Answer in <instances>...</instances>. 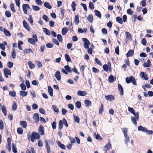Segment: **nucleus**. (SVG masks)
Returning <instances> with one entry per match:
<instances>
[{
    "instance_id": "19",
    "label": "nucleus",
    "mask_w": 153,
    "mask_h": 153,
    "mask_svg": "<svg viewBox=\"0 0 153 153\" xmlns=\"http://www.w3.org/2000/svg\"><path fill=\"white\" fill-rule=\"evenodd\" d=\"M128 110L132 114L134 115L136 114V113H135V111L133 108L128 107Z\"/></svg>"
},
{
    "instance_id": "21",
    "label": "nucleus",
    "mask_w": 153,
    "mask_h": 153,
    "mask_svg": "<svg viewBox=\"0 0 153 153\" xmlns=\"http://www.w3.org/2000/svg\"><path fill=\"white\" fill-rule=\"evenodd\" d=\"M138 129L139 131H140L143 132H146L147 129L146 128L142 126H139L138 127Z\"/></svg>"
},
{
    "instance_id": "7",
    "label": "nucleus",
    "mask_w": 153,
    "mask_h": 153,
    "mask_svg": "<svg viewBox=\"0 0 153 153\" xmlns=\"http://www.w3.org/2000/svg\"><path fill=\"white\" fill-rule=\"evenodd\" d=\"M140 76L142 78H144L146 80L149 79V77L147 74H145L143 72H141L140 74Z\"/></svg>"
},
{
    "instance_id": "12",
    "label": "nucleus",
    "mask_w": 153,
    "mask_h": 153,
    "mask_svg": "<svg viewBox=\"0 0 153 153\" xmlns=\"http://www.w3.org/2000/svg\"><path fill=\"white\" fill-rule=\"evenodd\" d=\"M115 99L114 97L112 95L106 96V99L110 101L113 100Z\"/></svg>"
},
{
    "instance_id": "27",
    "label": "nucleus",
    "mask_w": 153,
    "mask_h": 153,
    "mask_svg": "<svg viewBox=\"0 0 153 153\" xmlns=\"http://www.w3.org/2000/svg\"><path fill=\"white\" fill-rule=\"evenodd\" d=\"M28 65L29 66V67L31 69H33L34 68H35V65L32 63V62L31 61H29L28 62Z\"/></svg>"
},
{
    "instance_id": "6",
    "label": "nucleus",
    "mask_w": 153,
    "mask_h": 153,
    "mask_svg": "<svg viewBox=\"0 0 153 153\" xmlns=\"http://www.w3.org/2000/svg\"><path fill=\"white\" fill-rule=\"evenodd\" d=\"M23 10L25 14H27V10L30 8L29 5L28 4H24L22 5Z\"/></svg>"
},
{
    "instance_id": "43",
    "label": "nucleus",
    "mask_w": 153,
    "mask_h": 153,
    "mask_svg": "<svg viewBox=\"0 0 153 153\" xmlns=\"http://www.w3.org/2000/svg\"><path fill=\"white\" fill-rule=\"evenodd\" d=\"M94 12L95 15L99 17L100 18L101 17V14L100 12L98 11L97 10H95Z\"/></svg>"
},
{
    "instance_id": "49",
    "label": "nucleus",
    "mask_w": 153,
    "mask_h": 153,
    "mask_svg": "<svg viewBox=\"0 0 153 153\" xmlns=\"http://www.w3.org/2000/svg\"><path fill=\"white\" fill-rule=\"evenodd\" d=\"M32 7L33 9L35 11H38L40 9L39 7L37 6L32 5Z\"/></svg>"
},
{
    "instance_id": "29",
    "label": "nucleus",
    "mask_w": 153,
    "mask_h": 153,
    "mask_svg": "<svg viewBox=\"0 0 153 153\" xmlns=\"http://www.w3.org/2000/svg\"><path fill=\"white\" fill-rule=\"evenodd\" d=\"M43 29L44 30V31L45 32V34L48 36L50 35L51 33L50 31L47 29L45 28H43Z\"/></svg>"
},
{
    "instance_id": "30",
    "label": "nucleus",
    "mask_w": 153,
    "mask_h": 153,
    "mask_svg": "<svg viewBox=\"0 0 153 153\" xmlns=\"http://www.w3.org/2000/svg\"><path fill=\"white\" fill-rule=\"evenodd\" d=\"M57 144L61 148L63 149H65V146L63 144H62L60 142L58 141L57 142Z\"/></svg>"
},
{
    "instance_id": "64",
    "label": "nucleus",
    "mask_w": 153,
    "mask_h": 153,
    "mask_svg": "<svg viewBox=\"0 0 153 153\" xmlns=\"http://www.w3.org/2000/svg\"><path fill=\"white\" fill-rule=\"evenodd\" d=\"M43 19L45 20L46 22H48L49 21V19L48 17L45 15H44L42 16Z\"/></svg>"
},
{
    "instance_id": "16",
    "label": "nucleus",
    "mask_w": 153,
    "mask_h": 153,
    "mask_svg": "<svg viewBox=\"0 0 153 153\" xmlns=\"http://www.w3.org/2000/svg\"><path fill=\"white\" fill-rule=\"evenodd\" d=\"M55 77L59 81L61 79L60 73L59 71H57L55 73Z\"/></svg>"
},
{
    "instance_id": "40",
    "label": "nucleus",
    "mask_w": 153,
    "mask_h": 153,
    "mask_svg": "<svg viewBox=\"0 0 153 153\" xmlns=\"http://www.w3.org/2000/svg\"><path fill=\"white\" fill-rule=\"evenodd\" d=\"M10 7L11 8V10L13 12H15L16 11V10L14 8V5L13 4H11L10 5Z\"/></svg>"
},
{
    "instance_id": "39",
    "label": "nucleus",
    "mask_w": 153,
    "mask_h": 153,
    "mask_svg": "<svg viewBox=\"0 0 153 153\" xmlns=\"http://www.w3.org/2000/svg\"><path fill=\"white\" fill-rule=\"evenodd\" d=\"M108 79L110 82L112 83L114 81V78L113 76L112 75H110L108 78Z\"/></svg>"
},
{
    "instance_id": "59",
    "label": "nucleus",
    "mask_w": 153,
    "mask_h": 153,
    "mask_svg": "<svg viewBox=\"0 0 153 153\" xmlns=\"http://www.w3.org/2000/svg\"><path fill=\"white\" fill-rule=\"evenodd\" d=\"M65 68L70 73H71V71L70 70V68L69 66L66 65L65 66Z\"/></svg>"
},
{
    "instance_id": "8",
    "label": "nucleus",
    "mask_w": 153,
    "mask_h": 153,
    "mask_svg": "<svg viewBox=\"0 0 153 153\" xmlns=\"http://www.w3.org/2000/svg\"><path fill=\"white\" fill-rule=\"evenodd\" d=\"M134 51V50H129L127 53L126 54L127 57H128L133 56Z\"/></svg>"
},
{
    "instance_id": "10",
    "label": "nucleus",
    "mask_w": 153,
    "mask_h": 153,
    "mask_svg": "<svg viewBox=\"0 0 153 153\" xmlns=\"http://www.w3.org/2000/svg\"><path fill=\"white\" fill-rule=\"evenodd\" d=\"M4 75L7 78L8 77V75H10L11 73L10 71V70L7 68L5 69L4 70Z\"/></svg>"
},
{
    "instance_id": "31",
    "label": "nucleus",
    "mask_w": 153,
    "mask_h": 153,
    "mask_svg": "<svg viewBox=\"0 0 153 153\" xmlns=\"http://www.w3.org/2000/svg\"><path fill=\"white\" fill-rule=\"evenodd\" d=\"M65 56L66 60L67 62H71V59L68 55L67 54H65Z\"/></svg>"
},
{
    "instance_id": "23",
    "label": "nucleus",
    "mask_w": 153,
    "mask_h": 153,
    "mask_svg": "<svg viewBox=\"0 0 153 153\" xmlns=\"http://www.w3.org/2000/svg\"><path fill=\"white\" fill-rule=\"evenodd\" d=\"M87 19L91 23H92L93 19L92 15H90L88 16L87 17Z\"/></svg>"
},
{
    "instance_id": "18",
    "label": "nucleus",
    "mask_w": 153,
    "mask_h": 153,
    "mask_svg": "<svg viewBox=\"0 0 153 153\" xmlns=\"http://www.w3.org/2000/svg\"><path fill=\"white\" fill-rule=\"evenodd\" d=\"M106 151L108 150L111 148V141L110 139L108 140V143L106 145Z\"/></svg>"
},
{
    "instance_id": "4",
    "label": "nucleus",
    "mask_w": 153,
    "mask_h": 153,
    "mask_svg": "<svg viewBox=\"0 0 153 153\" xmlns=\"http://www.w3.org/2000/svg\"><path fill=\"white\" fill-rule=\"evenodd\" d=\"M139 113L138 112H137L136 114L134 115V117L132 116L131 117V121L135 125H137V121L139 119Z\"/></svg>"
},
{
    "instance_id": "25",
    "label": "nucleus",
    "mask_w": 153,
    "mask_h": 153,
    "mask_svg": "<svg viewBox=\"0 0 153 153\" xmlns=\"http://www.w3.org/2000/svg\"><path fill=\"white\" fill-rule=\"evenodd\" d=\"M73 116L74 121L76 122L77 123H79V117L78 116H76L75 115H74Z\"/></svg>"
},
{
    "instance_id": "3",
    "label": "nucleus",
    "mask_w": 153,
    "mask_h": 153,
    "mask_svg": "<svg viewBox=\"0 0 153 153\" xmlns=\"http://www.w3.org/2000/svg\"><path fill=\"white\" fill-rule=\"evenodd\" d=\"M126 81L127 83H129L131 82L134 85H137V82L135 78L132 76H131L129 77H126Z\"/></svg>"
},
{
    "instance_id": "24",
    "label": "nucleus",
    "mask_w": 153,
    "mask_h": 153,
    "mask_svg": "<svg viewBox=\"0 0 153 153\" xmlns=\"http://www.w3.org/2000/svg\"><path fill=\"white\" fill-rule=\"evenodd\" d=\"M68 29L66 27L63 28L62 29V33L63 35H65L67 33Z\"/></svg>"
},
{
    "instance_id": "37",
    "label": "nucleus",
    "mask_w": 153,
    "mask_h": 153,
    "mask_svg": "<svg viewBox=\"0 0 153 153\" xmlns=\"http://www.w3.org/2000/svg\"><path fill=\"white\" fill-rule=\"evenodd\" d=\"M74 22L75 24L77 25L79 22V18L78 15H76L75 16Z\"/></svg>"
},
{
    "instance_id": "38",
    "label": "nucleus",
    "mask_w": 153,
    "mask_h": 153,
    "mask_svg": "<svg viewBox=\"0 0 153 153\" xmlns=\"http://www.w3.org/2000/svg\"><path fill=\"white\" fill-rule=\"evenodd\" d=\"M20 123L23 126L24 128H26L27 127V123L25 121H21L20 122Z\"/></svg>"
},
{
    "instance_id": "20",
    "label": "nucleus",
    "mask_w": 153,
    "mask_h": 153,
    "mask_svg": "<svg viewBox=\"0 0 153 153\" xmlns=\"http://www.w3.org/2000/svg\"><path fill=\"white\" fill-rule=\"evenodd\" d=\"M20 95L23 97L26 96L27 94V91H21L19 93Z\"/></svg>"
},
{
    "instance_id": "50",
    "label": "nucleus",
    "mask_w": 153,
    "mask_h": 153,
    "mask_svg": "<svg viewBox=\"0 0 153 153\" xmlns=\"http://www.w3.org/2000/svg\"><path fill=\"white\" fill-rule=\"evenodd\" d=\"M63 122L62 120H60L59 123V128L61 129L63 127Z\"/></svg>"
},
{
    "instance_id": "42",
    "label": "nucleus",
    "mask_w": 153,
    "mask_h": 153,
    "mask_svg": "<svg viewBox=\"0 0 153 153\" xmlns=\"http://www.w3.org/2000/svg\"><path fill=\"white\" fill-rule=\"evenodd\" d=\"M82 40L84 42V44H86L88 45H90V44L89 41L85 38H83Z\"/></svg>"
},
{
    "instance_id": "48",
    "label": "nucleus",
    "mask_w": 153,
    "mask_h": 153,
    "mask_svg": "<svg viewBox=\"0 0 153 153\" xmlns=\"http://www.w3.org/2000/svg\"><path fill=\"white\" fill-rule=\"evenodd\" d=\"M127 13L130 15H132L133 13V11L131 9H128L127 10Z\"/></svg>"
},
{
    "instance_id": "53",
    "label": "nucleus",
    "mask_w": 153,
    "mask_h": 153,
    "mask_svg": "<svg viewBox=\"0 0 153 153\" xmlns=\"http://www.w3.org/2000/svg\"><path fill=\"white\" fill-rule=\"evenodd\" d=\"M53 108L54 111L58 113L59 112V110L58 108H57L56 106L54 105H53L52 106Z\"/></svg>"
},
{
    "instance_id": "36",
    "label": "nucleus",
    "mask_w": 153,
    "mask_h": 153,
    "mask_svg": "<svg viewBox=\"0 0 153 153\" xmlns=\"http://www.w3.org/2000/svg\"><path fill=\"white\" fill-rule=\"evenodd\" d=\"M28 41L29 42L33 45H34L35 43L36 42L33 39L31 38L28 39Z\"/></svg>"
},
{
    "instance_id": "13",
    "label": "nucleus",
    "mask_w": 153,
    "mask_h": 153,
    "mask_svg": "<svg viewBox=\"0 0 153 153\" xmlns=\"http://www.w3.org/2000/svg\"><path fill=\"white\" fill-rule=\"evenodd\" d=\"M108 70L111 71V65L110 62H108V65L106 64V71L108 72Z\"/></svg>"
},
{
    "instance_id": "63",
    "label": "nucleus",
    "mask_w": 153,
    "mask_h": 153,
    "mask_svg": "<svg viewBox=\"0 0 153 153\" xmlns=\"http://www.w3.org/2000/svg\"><path fill=\"white\" fill-rule=\"evenodd\" d=\"M28 20L30 22V23L32 24L33 23V19L32 16L31 15L29 16Z\"/></svg>"
},
{
    "instance_id": "55",
    "label": "nucleus",
    "mask_w": 153,
    "mask_h": 153,
    "mask_svg": "<svg viewBox=\"0 0 153 153\" xmlns=\"http://www.w3.org/2000/svg\"><path fill=\"white\" fill-rule=\"evenodd\" d=\"M76 5L74 1H73L72 2V3L71 4V6L72 7L73 10L74 11H75V9H76V7H75Z\"/></svg>"
},
{
    "instance_id": "26",
    "label": "nucleus",
    "mask_w": 153,
    "mask_h": 153,
    "mask_svg": "<svg viewBox=\"0 0 153 153\" xmlns=\"http://www.w3.org/2000/svg\"><path fill=\"white\" fill-rule=\"evenodd\" d=\"M125 34L126 35V39L128 40L131 38V36L130 33H129L128 32H126Z\"/></svg>"
},
{
    "instance_id": "57",
    "label": "nucleus",
    "mask_w": 153,
    "mask_h": 153,
    "mask_svg": "<svg viewBox=\"0 0 153 153\" xmlns=\"http://www.w3.org/2000/svg\"><path fill=\"white\" fill-rule=\"evenodd\" d=\"M5 15L8 17H10L11 16V13L9 11H6L5 12Z\"/></svg>"
},
{
    "instance_id": "51",
    "label": "nucleus",
    "mask_w": 153,
    "mask_h": 153,
    "mask_svg": "<svg viewBox=\"0 0 153 153\" xmlns=\"http://www.w3.org/2000/svg\"><path fill=\"white\" fill-rule=\"evenodd\" d=\"M115 53L118 55H119V47L118 46L117 47L115 48Z\"/></svg>"
},
{
    "instance_id": "58",
    "label": "nucleus",
    "mask_w": 153,
    "mask_h": 153,
    "mask_svg": "<svg viewBox=\"0 0 153 153\" xmlns=\"http://www.w3.org/2000/svg\"><path fill=\"white\" fill-rule=\"evenodd\" d=\"M17 132L19 134H22L23 133V130L21 128H19L17 129Z\"/></svg>"
},
{
    "instance_id": "17",
    "label": "nucleus",
    "mask_w": 153,
    "mask_h": 153,
    "mask_svg": "<svg viewBox=\"0 0 153 153\" xmlns=\"http://www.w3.org/2000/svg\"><path fill=\"white\" fill-rule=\"evenodd\" d=\"M77 94L80 96H85L87 94V93L85 91H78Z\"/></svg>"
},
{
    "instance_id": "34",
    "label": "nucleus",
    "mask_w": 153,
    "mask_h": 153,
    "mask_svg": "<svg viewBox=\"0 0 153 153\" xmlns=\"http://www.w3.org/2000/svg\"><path fill=\"white\" fill-rule=\"evenodd\" d=\"M116 21L118 23L120 24H122L123 23V20L122 19L119 17H117L116 18Z\"/></svg>"
},
{
    "instance_id": "62",
    "label": "nucleus",
    "mask_w": 153,
    "mask_h": 153,
    "mask_svg": "<svg viewBox=\"0 0 153 153\" xmlns=\"http://www.w3.org/2000/svg\"><path fill=\"white\" fill-rule=\"evenodd\" d=\"M57 38L59 42H61L62 41V37L60 34H58L57 35Z\"/></svg>"
},
{
    "instance_id": "52",
    "label": "nucleus",
    "mask_w": 153,
    "mask_h": 153,
    "mask_svg": "<svg viewBox=\"0 0 153 153\" xmlns=\"http://www.w3.org/2000/svg\"><path fill=\"white\" fill-rule=\"evenodd\" d=\"M147 43L146 39L145 38H143L142 39L141 41V43L144 45H145Z\"/></svg>"
},
{
    "instance_id": "2",
    "label": "nucleus",
    "mask_w": 153,
    "mask_h": 153,
    "mask_svg": "<svg viewBox=\"0 0 153 153\" xmlns=\"http://www.w3.org/2000/svg\"><path fill=\"white\" fill-rule=\"evenodd\" d=\"M45 142L46 146L47 153H51V151L50 150V148L49 144L51 145H54L53 142L50 140H45Z\"/></svg>"
},
{
    "instance_id": "60",
    "label": "nucleus",
    "mask_w": 153,
    "mask_h": 153,
    "mask_svg": "<svg viewBox=\"0 0 153 153\" xmlns=\"http://www.w3.org/2000/svg\"><path fill=\"white\" fill-rule=\"evenodd\" d=\"M86 31V29H84L83 30V29L81 28H79L78 29V31L79 33H82L84 32H85Z\"/></svg>"
},
{
    "instance_id": "14",
    "label": "nucleus",
    "mask_w": 153,
    "mask_h": 153,
    "mask_svg": "<svg viewBox=\"0 0 153 153\" xmlns=\"http://www.w3.org/2000/svg\"><path fill=\"white\" fill-rule=\"evenodd\" d=\"M33 119L35 123H38L39 120V115L37 113H36L34 115Z\"/></svg>"
},
{
    "instance_id": "44",
    "label": "nucleus",
    "mask_w": 153,
    "mask_h": 153,
    "mask_svg": "<svg viewBox=\"0 0 153 153\" xmlns=\"http://www.w3.org/2000/svg\"><path fill=\"white\" fill-rule=\"evenodd\" d=\"M11 55L13 59H15L16 58V53L15 52L14 49L13 48V51L11 53Z\"/></svg>"
},
{
    "instance_id": "33",
    "label": "nucleus",
    "mask_w": 153,
    "mask_h": 153,
    "mask_svg": "<svg viewBox=\"0 0 153 153\" xmlns=\"http://www.w3.org/2000/svg\"><path fill=\"white\" fill-rule=\"evenodd\" d=\"M44 5L45 7L49 9H51V6L50 5V4L48 2H45L44 3Z\"/></svg>"
},
{
    "instance_id": "32",
    "label": "nucleus",
    "mask_w": 153,
    "mask_h": 153,
    "mask_svg": "<svg viewBox=\"0 0 153 153\" xmlns=\"http://www.w3.org/2000/svg\"><path fill=\"white\" fill-rule=\"evenodd\" d=\"M12 150L13 152L14 153H16L17 152V150L16 149V145L14 143L12 144Z\"/></svg>"
},
{
    "instance_id": "28",
    "label": "nucleus",
    "mask_w": 153,
    "mask_h": 153,
    "mask_svg": "<svg viewBox=\"0 0 153 153\" xmlns=\"http://www.w3.org/2000/svg\"><path fill=\"white\" fill-rule=\"evenodd\" d=\"M1 109L4 115L6 116L7 115V111L4 105H2L1 107Z\"/></svg>"
},
{
    "instance_id": "54",
    "label": "nucleus",
    "mask_w": 153,
    "mask_h": 153,
    "mask_svg": "<svg viewBox=\"0 0 153 153\" xmlns=\"http://www.w3.org/2000/svg\"><path fill=\"white\" fill-rule=\"evenodd\" d=\"M95 60L96 63L98 64L99 65L101 66L102 65V63L100 62V61L97 58H96L95 59Z\"/></svg>"
},
{
    "instance_id": "9",
    "label": "nucleus",
    "mask_w": 153,
    "mask_h": 153,
    "mask_svg": "<svg viewBox=\"0 0 153 153\" xmlns=\"http://www.w3.org/2000/svg\"><path fill=\"white\" fill-rule=\"evenodd\" d=\"M23 24L25 28L28 31H30V28L29 27V25L25 20H24L23 21Z\"/></svg>"
},
{
    "instance_id": "45",
    "label": "nucleus",
    "mask_w": 153,
    "mask_h": 153,
    "mask_svg": "<svg viewBox=\"0 0 153 153\" xmlns=\"http://www.w3.org/2000/svg\"><path fill=\"white\" fill-rule=\"evenodd\" d=\"M17 108V105L15 102H13V105L12 107V109L14 111L16 110Z\"/></svg>"
},
{
    "instance_id": "46",
    "label": "nucleus",
    "mask_w": 153,
    "mask_h": 153,
    "mask_svg": "<svg viewBox=\"0 0 153 153\" xmlns=\"http://www.w3.org/2000/svg\"><path fill=\"white\" fill-rule=\"evenodd\" d=\"M13 63L9 61L8 62L7 65L9 68H12L13 66Z\"/></svg>"
},
{
    "instance_id": "15",
    "label": "nucleus",
    "mask_w": 153,
    "mask_h": 153,
    "mask_svg": "<svg viewBox=\"0 0 153 153\" xmlns=\"http://www.w3.org/2000/svg\"><path fill=\"white\" fill-rule=\"evenodd\" d=\"M39 132L41 135H43L44 134V131L43 127L42 126H39Z\"/></svg>"
},
{
    "instance_id": "35",
    "label": "nucleus",
    "mask_w": 153,
    "mask_h": 153,
    "mask_svg": "<svg viewBox=\"0 0 153 153\" xmlns=\"http://www.w3.org/2000/svg\"><path fill=\"white\" fill-rule=\"evenodd\" d=\"M4 33L5 35L7 36H11V34L10 32L5 29L4 30Z\"/></svg>"
},
{
    "instance_id": "1",
    "label": "nucleus",
    "mask_w": 153,
    "mask_h": 153,
    "mask_svg": "<svg viewBox=\"0 0 153 153\" xmlns=\"http://www.w3.org/2000/svg\"><path fill=\"white\" fill-rule=\"evenodd\" d=\"M128 129L126 128H123L122 129V131L124 134V137L125 138V142L126 144L127 145L128 143L130 140L129 136L127 135L128 131Z\"/></svg>"
},
{
    "instance_id": "56",
    "label": "nucleus",
    "mask_w": 153,
    "mask_h": 153,
    "mask_svg": "<svg viewBox=\"0 0 153 153\" xmlns=\"http://www.w3.org/2000/svg\"><path fill=\"white\" fill-rule=\"evenodd\" d=\"M76 106L78 108H79L81 106V103L79 101H77L76 103Z\"/></svg>"
},
{
    "instance_id": "61",
    "label": "nucleus",
    "mask_w": 153,
    "mask_h": 153,
    "mask_svg": "<svg viewBox=\"0 0 153 153\" xmlns=\"http://www.w3.org/2000/svg\"><path fill=\"white\" fill-rule=\"evenodd\" d=\"M103 107V105L102 104L100 108L99 111V113L100 114H102V113Z\"/></svg>"
},
{
    "instance_id": "47",
    "label": "nucleus",
    "mask_w": 153,
    "mask_h": 153,
    "mask_svg": "<svg viewBox=\"0 0 153 153\" xmlns=\"http://www.w3.org/2000/svg\"><path fill=\"white\" fill-rule=\"evenodd\" d=\"M85 103L87 106H90L91 104V102L88 100H85Z\"/></svg>"
},
{
    "instance_id": "5",
    "label": "nucleus",
    "mask_w": 153,
    "mask_h": 153,
    "mask_svg": "<svg viewBox=\"0 0 153 153\" xmlns=\"http://www.w3.org/2000/svg\"><path fill=\"white\" fill-rule=\"evenodd\" d=\"M40 137L39 134L36 132H33L32 133L31 136V141L33 142L35 139H38Z\"/></svg>"
},
{
    "instance_id": "11",
    "label": "nucleus",
    "mask_w": 153,
    "mask_h": 153,
    "mask_svg": "<svg viewBox=\"0 0 153 153\" xmlns=\"http://www.w3.org/2000/svg\"><path fill=\"white\" fill-rule=\"evenodd\" d=\"M118 90L120 91V94L121 95H123V89L121 85L120 84H118Z\"/></svg>"
},
{
    "instance_id": "41",
    "label": "nucleus",
    "mask_w": 153,
    "mask_h": 153,
    "mask_svg": "<svg viewBox=\"0 0 153 153\" xmlns=\"http://www.w3.org/2000/svg\"><path fill=\"white\" fill-rule=\"evenodd\" d=\"M20 86L21 87L23 91H25L26 89V87L24 83H22L20 85Z\"/></svg>"
},
{
    "instance_id": "22",
    "label": "nucleus",
    "mask_w": 153,
    "mask_h": 153,
    "mask_svg": "<svg viewBox=\"0 0 153 153\" xmlns=\"http://www.w3.org/2000/svg\"><path fill=\"white\" fill-rule=\"evenodd\" d=\"M48 93L51 96H52L53 95V89L50 86H49L48 88Z\"/></svg>"
}]
</instances>
